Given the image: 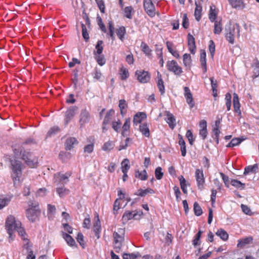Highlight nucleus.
I'll return each instance as SVG.
<instances>
[{"label":"nucleus","instance_id":"nucleus-1","mask_svg":"<svg viewBox=\"0 0 259 259\" xmlns=\"http://www.w3.org/2000/svg\"><path fill=\"white\" fill-rule=\"evenodd\" d=\"M11 168L12 170V177L15 186H19L21 183L20 178L22 176L23 165L21 161L14 159L11 161Z\"/></svg>","mask_w":259,"mask_h":259},{"label":"nucleus","instance_id":"nucleus-2","mask_svg":"<svg viewBox=\"0 0 259 259\" xmlns=\"http://www.w3.org/2000/svg\"><path fill=\"white\" fill-rule=\"evenodd\" d=\"M28 208L26 210V215L30 222L33 223L38 220L40 210L37 202L30 201L28 202Z\"/></svg>","mask_w":259,"mask_h":259},{"label":"nucleus","instance_id":"nucleus-3","mask_svg":"<svg viewBox=\"0 0 259 259\" xmlns=\"http://www.w3.org/2000/svg\"><path fill=\"white\" fill-rule=\"evenodd\" d=\"M22 225L20 221L16 219V218L12 215L8 217L6 223L5 227L7 231H15Z\"/></svg>","mask_w":259,"mask_h":259},{"label":"nucleus","instance_id":"nucleus-4","mask_svg":"<svg viewBox=\"0 0 259 259\" xmlns=\"http://www.w3.org/2000/svg\"><path fill=\"white\" fill-rule=\"evenodd\" d=\"M20 154H22V158L25 163L30 167L33 168L36 166L37 159L28 151H24L21 149Z\"/></svg>","mask_w":259,"mask_h":259},{"label":"nucleus","instance_id":"nucleus-5","mask_svg":"<svg viewBox=\"0 0 259 259\" xmlns=\"http://www.w3.org/2000/svg\"><path fill=\"white\" fill-rule=\"evenodd\" d=\"M71 172H66L65 174L62 172L57 173L54 176V183L57 186L61 184H66L69 182V178L71 176Z\"/></svg>","mask_w":259,"mask_h":259},{"label":"nucleus","instance_id":"nucleus-6","mask_svg":"<svg viewBox=\"0 0 259 259\" xmlns=\"http://www.w3.org/2000/svg\"><path fill=\"white\" fill-rule=\"evenodd\" d=\"M143 215L142 211H126L123 214L122 221L123 224L126 223L129 220L133 219L134 220H140Z\"/></svg>","mask_w":259,"mask_h":259},{"label":"nucleus","instance_id":"nucleus-7","mask_svg":"<svg viewBox=\"0 0 259 259\" xmlns=\"http://www.w3.org/2000/svg\"><path fill=\"white\" fill-rule=\"evenodd\" d=\"M240 28L237 23L233 25L232 27H230L229 31L226 33V37L227 40L231 44H233L234 42L235 35L237 33L239 35Z\"/></svg>","mask_w":259,"mask_h":259},{"label":"nucleus","instance_id":"nucleus-8","mask_svg":"<svg viewBox=\"0 0 259 259\" xmlns=\"http://www.w3.org/2000/svg\"><path fill=\"white\" fill-rule=\"evenodd\" d=\"M143 6L146 13L151 17H153L156 14L159 15V13L156 12L155 7L152 0H144Z\"/></svg>","mask_w":259,"mask_h":259},{"label":"nucleus","instance_id":"nucleus-9","mask_svg":"<svg viewBox=\"0 0 259 259\" xmlns=\"http://www.w3.org/2000/svg\"><path fill=\"white\" fill-rule=\"evenodd\" d=\"M195 177L198 189L200 190H203L205 183V178L203 170L201 169H196L195 172Z\"/></svg>","mask_w":259,"mask_h":259},{"label":"nucleus","instance_id":"nucleus-10","mask_svg":"<svg viewBox=\"0 0 259 259\" xmlns=\"http://www.w3.org/2000/svg\"><path fill=\"white\" fill-rule=\"evenodd\" d=\"M91 119L90 112L85 109H82L79 114V123L80 128H82L85 124L89 122Z\"/></svg>","mask_w":259,"mask_h":259},{"label":"nucleus","instance_id":"nucleus-11","mask_svg":"<svg viewBox=\"0 0 259 259\" xmlns=\"http://www.w3.org/2000/svg\"><path fill=\"white\" fill-rule=\"evenodd\" d=\"M167 69L173 72L175 74L180 75L182 72V69L176 61L174 60L169 61L166 63Z\"/></svg>","mask_w":259,"mask_h":259},{"label":"nucleus","instance_id":"nucleus-12","mask_svg":"<svg viewBox=\"0 0 259 259\" xmlns=\"http://www.w3.org/2000/svg\"><path fill=\"white\" fill-rule=\"evenodd\" d=\"M77 109V107L76 106H72L66 111L64 117V123L66 125L69 123L70 120L75 115Z\"/></svg>","mask_w":259,"mask_h":259},{"label":"nucleus","instance_id":"nucleus-13","mask_svg":"<svg viewBox=\"0 0 259 259\" xmlns=\"http://www.w3.org/2000/svg\"><path fill=\"white\" fill-rule=\"evenodd\" d=\"M137 79L141 83H146L150 79V75L147 71L137 70L136 72Z\"/></svg>","mask_w":259,"mask_h":259},{"label":"nucleus","instance_id":"nucleus-14","mask_svg":"<svg viewBox=\"0 0 259 259\" xmlns=\"http://www.w3.org/2000/svg\"><path fill=\"white\" fill-rule=\"evenodd\" d=\"M184 96L186 99L187 103L189 104L191 108L194 106V102L190 90L188 87H185L184 88Z\"/></svg>","mask_w":259,"mask_h":259},{"label":"nucleus","instance_id":"nucleus-15","mask_svg":"<svg viewBox=\"0 0 259 259\" xmlns=\"http://www.w3.org/2000/svg\"><path fill=\"white\" fill-rule=\"evenodd\" d=\"M199 126L200 128L199 130V135L202 137L203 140H204L207 136L206 121L204 120H201Z\"/></svg>","mask_w":259,"mask_h":259},{"label":"nucleus","instance_id":"nucleus-16","mask_svg":"<svg viewBox=\"0 0 259 259\" xmlns=\"http://www.w3.org/2000/svg\"><path fill=\"white\" fill-rule=\"evenodd\" d=\"M165 120L168 124L169 126L173 129L176 125V121L174 116L168 111H166Z\"/></svg>","mask_w":259,"mask_h":259},{"label":"nucleus","instance_id":"nucleus-17","mask_svg":"<svg viewBox=\"0 0 259 259\" xmlns=\"http://www.w3.org/2000/svg\"><path fill=\"white\" fill-rule=\"evenodd\" d=\"M124 235V230L123 228H119L117 231H115L113 233L114 241L123 242Z\"/></svg>","mask_w":259,"mask_h":259},{"label":"nucleus","instance_id":"nucleus-18","mask_svg":"<svg viewBox=\"0 0 259 259\" xmlns=\"http://www.w3.org/2000/svg\"><path fill=\"white\" fill-rule=\"evenodd\" d=\"M233 106L234 111L239 116H241V112L240 110V104L239 101L238 96L237 94H233Z\"/></svg>","mask_w":259,"mask_h":259},{"label":"nucleus","instance_id":"nucleus-19","mask_svg":"<svg viewBox=\"0 0 259 259\" xmlns=\"http://www.w3.org/2000/svg\"><path fill=\"white\" fill-rule=\"evenodd\" d=\"M146 118V114L144 112L137 113L134 117V124L137 125L140 123L143 120Z\"/></svg>","mask_w":259,"mask_h":259},{"label":"nucleus","instance_id":"nucleus-20","mask_svg":"<svg viewBox=\"0 0 259 259\" xmlns=\"http://www.w3.org/2000/svg\"><path fill=\"white\" fill-rule=\"evenodd\" d=\"M77 144L78 142L75 138L71 137L68 138L65 143L66 149L67 150H71L75 146L77 145Z\"/></svg>","mask_w":259,"mask_h":259},{"label":"nucleus","instance_id":"nucleus-21","mask_svg":"<svg viewBox=\"0 0 259 259\" xmlns=\"http://www.w3.org/2000/svg\"><path fill=\"white\" fill-rule=\"evenodd\" d=\"M93 230L95 233L96 236L98 238H99L100 237L99 233L101 230V223L98 214H97L96 215V219L95 220L93 226Z\"/></svg>","mask_w":259,"mask_h":259},{"label":"nucleus","instance_id":"nucleus-22","mask_svg":"<svg viewBox=\"0 0 259 259\" xmlns=\"http://www.w3.org/2000/svg\"><path fill=\"white\" fill-rule=\"evenodd\" d=\"M11 199L12 196H11L0 195V209L7 206L10 203Z\"/></svg>","mask_w":259,"mask_h":259},{"label":"nucleus","instance_id":"nucleus-23","mask_svg":"<svg viewBox=\"0 0 259 259\" xmlns=\"http://www.w3.org/2000/svg\"><path fill=\"white\" fill-rule=\"evenodd\" d=\"M252 238L250 237L240 239L238 241L237 247L239 248H243L246 245L252 243Z\"/></svg>","mask_w":259,"mask_h":259},{"label":"nucleus","instance_id":"nucleus-24","mask_svg":"<svg viewBox=\"0 0 259 259\" xmlns=\"http://www.w3.org/2000/svg\"><path fill=\"white\" fill-rule=\"evenodd\" d=\"M188 46L190 52L194 54L195 53V39L193 36L189 35L188 37Z\"/></svg>","mask_w":259,"mask_h":259},{"label":"nucleus","instance_id":"nucleus-25","mask_svg":"<svg viewBox=\"0 0 259 259\" xmlns=\"http://www.w3.org/2000/svg\"><path fill=\"white\" fill-rule=\"evenodd\" d=\"M228 1L233 8L240 9L244 8V4L242 0H228Z\"/></svg>","mask_w":259,"mask_h":259},{"label":"nucleus","instance_id":"nucleus-26","mask_svg":"<svg viewBox=\"0 0 259 259\" xmlns=\"http://www.w3.org/2000/svg\"><path fill=\"white\" fill-rule=\"evenodd\" d=\"M62 237L65 240L68 245L72 247L76 245L74 240L69 234L62 232Z\"/></svg>","mask_w":259,"mask_h":259},{"label":"nucleus","instance_id":"nucleus-27","mask_svg":"<svg viewBox=\"0 0 259 259\" xmlns=\"http://www.w3.org/2000/svg\"><path fill=\"white\" fill-rule=\"evenodd\" d=\"M131 120L130 118H126L122 127V135L125 136L127 135V133L129 131L130 128Z\"/></svg>","mask_w":259,"mask_h":259},{"label":"nucleus","instance_id":"nucleus-28","mask_svg":"<svg viewBox=\"0 0 259 259\" xmlns=\"http://www.w3.org/2000/svg\"><path fill=\"white\" fill-rule=\"evenodd\" d=\"M157 78H158V82H157V86L159 89V91L160 92L161 94H163L165 91V88L164 85L163 81L161 78V75L158 72L157 73Z\"/></svg>","mask_w":259,"mask_h":259},{"label":"nucleus","instance_id":"nucleus-29","mask_svg":"<svg viewBox=\"0 0 259 259\" xmlns=\"http://www.w3.org/2000/svg\"><path fill=\"white\" fill-rule=\"evenodd\" d=\"M56 213V207L55 205L51 204L48 205V217L49 219L52 220L54 219Z\"/></svg>","mask_w":259,"mask_h":259},{"label":"nucleus","instance_id":"nucleus-30","mask_svg":"<svg viewBox=\"0 0 259 259\" xmlns=\"http://www.w3.org/2000/svg\"><path fill=\"white\" fill-rule=\"evenodd\" d=\"M258 165L255 164L253 165H249L245 168L244 175H246L250 172L255 173L258 171Z\"/></svg>","mask_w":259,"mask_h":259},{"label":"nucleus","instance_id":"nucleus-31","mask_svg":"<svg viewBox=\"0 0 259 259\" xmlns=\"http://www.w3.org/2000/svg\"><path fill=\"white\" fill-rule=\"evenodd\" d=\"M140 131L146 137H149L150 132L147 123H143L139 126Z\"/></svg>","mask_w":259,"mask_h":259},{"label":"nucleus","instance_id":"nucleus-32","mask_svg":"<svg viewBox=\"0 0 259 259\" xmlns=\"http://www.w3.org/2000/svg\"><path fill=\"white\" fill-rule=\"evenodd\" d=\"M135 177L140 180L144 181L147 179V174L146 170H143L141 171L137 170L135 171Z\"/></svg>","mask_w":259,"mask_h":259},{"label":"nucleus","instance_id":"nucleus-33","mask_svg":"<svg viewBox=\"0 0 259 259\" xmlns=\"http://www.w3.org/2000/svg\"><path fill=\"white\" fill-rule=\"evenodd\" d=\"M56 191L60 197H62L69 193V190L66 189L64 186L58 187Z\"/></svg>","mask_w":259,"mask_h":259},{"label":"nucleus","instance_id":"nucleus-34","mask_svg":"<svg viewBox=\"0 0 259 259\" xmlns=\"http://www.w3.org/2000/svg\"><path fill=\"white\" fill-rule=\"evenodd\" d=\"M153 194L154 193V191L151 188H147L145 190L139 189L138 192L136 193V195L143 197L146 195L147 194Z\"/></svg>","mask_w":259,"mask_h":259},{"label":"nucleus","instance_id":"nucleus-35","mask_svg":"<svg viewBox=\"0 0 259 259\" xmlns=\"http://www.w3.org/2000/svg\"><path fill=\"white\" fill-rule=\"evenodd\" d=\"M216 235L220 237L223 240L226 241L228 239V234L226 231L222 229H220L216 232Z\"/></svg>","mask_w":259,"mask_h":259},{"label":"nucleus","instance_id":"nucleus-36","mask_svg":"<svg viewBox=\"0 0 259 259\" xmlns=\"http://www.w3.org/2000/svg\"><path fill=\"white\" fill-rule=\"evenodd\" d=\"M130 161L127 158L124 159L121 163V168L122 172H127L128 169L130 168V165L129 164Z\"/></svg>","mask_w":259,"mask_h":259},{"label":"nucleus","instance_id":"nucleus-37","mask_svg":"<svg viewBox=\"0 0 259 259\" xmlns=\"http://www.w3.org/2000/svg\"><path fill=\"white\" fill-rule=\"evenodd\" d=\"M16 231H17L19 236H20L22 239L26 241V243H28V240L27 238V235L25 229L22 227V225L18 229H16Z\"/></svg>","mask_w":259,"mask_h":259},{"label":"nucleus","instance_id":"nucleus-38","mask_svg":"<svg viewBox=\"0 0 259 259\" xmlns=\"http://www.w3.org/2000/svg\"><path fill=\"white\" fill-rule=\"evenodd\" d=\"M179 180L180 181L181 188L185 194L187 193V184H186V181L184 178L183 176H181L179 178Z\"/></svg>","mask_w":259,"mask_h":259},{"label":"nucleus","instance_id":"nucleus-39","mask_svg":"<svg viewBox=\"0 0 259 259\" xmlns=\"http://www.w3.org/2000/svg\"><path fill=\"white\" fill-rule=\"evenodd\" d=\"M215 6L213 5L210 6V10L209 13V19L211 22H214L216 17L217 14L215 12Z\"/></svg>","mask_w":259,"mask_h":259},{"label":"nucleus","instance_id":"nucleus-40","mask_svg":"<svg viewBox=\"0 0 259 259\" xmlns=\"http://www.w3.org/2000/svg\"><path fill=\"white\" fill-rule=\"evenodd\" d=\"M192 59L190 54H185L183 55V63L186 67H190Z\"/></svg>","mask_w":259,"mask_h":259},{"label":"nucleus","instance_id":"nucleus-41","mask_svg":"<svg viewBox=\"0 0 259 259\" xmlns=\"http://www.w3.org/2000/svg\"><path fill=\"white\" fill-rule=\"evenodd\" d=\"M141 48L142 51L144 53V54L149 57L151 55V50L149 48V47L144 42H142L141 45Z\"/></svg>","mask_w":259,"mask_h":259},{"label":"nucleus","instance_id":"nucleus-42","mask_svg":"<svg viewBox=\"0 0 259 259\" xmlns=\"http://www.w3.org/2000/svg\"><path fill=\"white\" fill-rule=\"evenodd\" d=\"M214 33L219 34L222 31V25L220 21H214Z\"/></svg>","mask_w":259,"mask_h":259},{"label":"nucleus","instance_id":"nucleus-43","mask_svg":"<svg viewBox=\"0 0 259 259\" xmlns=\"http://www.w3.org/2000/svg\"><path fill=\"white\" fill-rule=\"evenodd\" d=\"M131 141V139L127 138L124 142L121 143L120 145L118 147V150L120 151L121 150L126 149L127 147L130 145Z\"/></svg>","mask_w":259,"mask_h":259},{"label":"nucleus","instance_id":"nucleus-44","mask_svg":"<svg viewBox=\"0 0 259 259\" xmlns=\"http://www.w3.org/2000/svg\"><path fill=\"white\" fill-rule=\"evenodd\" d=\"M114 146V144L112 141H108L104 143L102 147V149L105 151H109L112 150Z\"/></svg>","mask_w":259,"mask_h":259},{"label":"nucleus","instance_id":"nucleus-45","mask_svg":"<svg viewBox=\"0 0 259 259\" xmlns=\"http://www.w3.org/2000/svg\"><path fill=\"white\" fill-rule=\"evenodd\" d=\"M196 8L194 12V15L197 21H199L201 18V7L199 6L195 2Z\"/></svg>","mask_w":259,"mask_h":259},{"label":"nucleus","instance_id":"nucleus-46","mask_svg":"<svg viewBox=\"0 0 259 259\" xmlns=\"http://www.w3.org/2000/svg\"><path fill=\"white\" fill-rule=\"evenodd\" d=\"M231 184L234 187L241 189H244L245 187V184L242 183L237 180H232L231 181Z\"/></svg>","mask_w":259,"mask_h":259},{"label":"nucleus","instance_id":"nucleus-47","mask_svg":"<svg viewBox=\"0 0 259 259\" xmlns=\"http://www.w3.org/2000/svg\"><path fill=\"white\" fill-rule=\"evenodd\" d=\"M133 8L131 6L126 7L124 9V12L125 17L127 18L131 19L132 18V13H134Z\"/></svg>","mask_w":259,"mask_h":259},{"label":"nucleus","instance_id":"nucleus-48","mask_svg":"<svg viewBox=\"0 0 259 259\" xmlns=\"http://www.w3.org/2000/svg\"><path fill=\"white\" fill-rule=\"evenodd\" d=\"M244 139L240 138L233 139L227 146V147H232L239 145Z\"/></svg>","mask_w":259,"mask_h":259},{"label":"nucleus","instance_id":"nucleus-49","mask_svg":"<svg viewBox=\"0 0 259 259\" xmlns=\"http://www.w3.org/2000/svg\"><path fill=\"white\" fill-rule=\"evenodd\" d=\"M60 131V128L58 126H55L51 127L48 131L47 137H51L55 135Z\"/></svg>","mask_w":259,"mask_h":259},{"label":"nucleus","instance_id":"nucleus-50","mask_svg":"<svg viewBox=\"0 0 259 259\" xmlns=\"http://www.w3.org/2000/svg\"><path fill=\"white\" fill-rule=\"evenodd\" d=\"M121 122L119 119L114 121L112 123V127L116 132H119L121 127Z\"/></svg>","mask_w":259,"mask_h":259},{"label":"nucleus","instance_id":"nucleus-51","mask_svg":"<svg viewBox=\"0 0 259 259\" xmlns=\"http://www.w3.org/2000/svg\"><path fill=\"white\" fill-rule=\"evenodd\" d=\"M114 111L112 110H110V111H109L108 112H107V113L105 116L104 119V121H103L104 124H107L108 123V122L111 119V117L113 115V114H114Z\"/></svg>","mask_w":259,"mask_h":259},{"label":"nucleus","instance_id":"nucleus-52","mask_svg":"<svg viewBox=\"0 0 259 259\" xmlns=\"http://www.w3.org/2000/svg\"><path fill=\"white\" fill-rule=\"evenodd\" d=\"M194 211L197 216H200L202 213L201 207L197 202L194 203Z\"/></svg>","mask_w":259,"mask_h":259},{"label":"nucleus","instance_id":"nucleus-53","mask_svg":"<svg viewBox=\"0 0 259 259\" xmlns=\"http://www.w3.org/2000/svg\"><path fill=\"white\" fill-rule=\"evenodd\" d=\"M125 33V29L124 27H120L116 30V33L119 38L122 40Z\"/></svg>","mask_w":259,"mask_h":259},{"label":"nucleus","instance_id":"nucleus-54","mask_svg":"<svg viewBox=\"0 0 259 259\" xmlns=\"http://www.w3.org/2000/svg\"><path fill=\"white\" fill-rule=\"evenodd\" d=\"M121 78L122 80L126 79L129 76L128 71L124 67H122L120 70Z\"/></svg>","mask_w":259,"mask_h":259},{"label":"nucleus","instance_id":"nucleus-55","mask_svg":"<svg viewBox=\"0 0 259 259\" xmlns=\"http://www.w3.org/2000/svg\"><path fill=\"white\" fill-rule=\"evenodd\" d=\"M155 177L157 180H161L163 176V173L162 171L161 167H157L155 170Z\"/></svg>","mask_w":259,"mask_h":259},{"label":"nucleus","instance_id":"nucleus-56","mask_svg":"<svg viewBox=\"0 0 259 259\" xmlns=\"http://www.w3.org/2000/svg\"><path fill=\"white\" fill-rule=\"evenodd\" d=\"M82 27V35L83 38L85 39L86 41H87L89 39V35L87 32L86 26L83 23L81 24Z\"/></svg>","mask_w":259,"mask_h":259},{"label":"nucleus","instance_id":"nucleus-57","mask_svg":"<svg viewBox=\"0 0 259 259\" xmlns=\"http://www.w3.org/2000/svg\"><path fill=\"white\" fill-rule=\"evenodd\" d=\"M103 41L98 40L96 46V49L97 50L96 53L98 55H100L103 51V48L102 47Z\"/></svg>","mask_w":259,"mask_h":259},{"label":"nucleus","instance_id":"nucleus-58","mask_svg":"<svg viewBox=\"0 0 259 259\" xmlns=\"http://www.w3.org/2000/svg\"><path fill=\"white\" fill-rule=\"evenodd\" d=\"M139 255V253H137V254H135L134 253H132L131 254L124 253L123 254L122 257L123 259H136Z\"/></svg>","mask_w":259,"mask_h":259},{"label":"nucleus","instance_id":"nucleus-59","mask_svg":"<svg viewBox=\"0 0 259 259\" xmlns=\"http://www.w3.org/2000/svg\"><path fill=\"white\" fill-rule=\"evenodd\" d=\"M209 50L211 56V58L213 57L215 53V45L213 41L211 40L209 41Z\"/></svg>","mask_w":259,"mask_h":259},{"label":"nucleus","instance_id":"nucleus-60","mask_svg":"<svg viewBox=\"0 0 259 259\" xmlns=\"http://www.w3.org/2000/svg\"><path fill=\"white\" fill-rule=\"evenodd\" d=\"M186 136L187 138L190 145H192L194 142L193 136L190 130H188L186 132Z\"/></svg>","mask_w":259,"mask_h":259},{"label":"nucleus","instance_id":"nucleus-61","mask_svg":"<svg viewBox=\"0 0 259 259\" xmlns=\"http://www.w3.org/2000/svg\"><path fill=\"white\" fill-rule=\"evenodd\" d=\"M122 242L114 241V249L116 252H119L120 251L122 246Z\"/></svg>","mask_w":259,"mask_h":259},{"label":"nucleus","instance_id":"nucleus-62","mask_svg":"<svg viewBox=\"0 0 259 259\" xmlns=\"http://www.w3.org/2000/svg\"><path fill=\"white\" fill-rule=\"evenodd\" d=\"M220 131L218 127H214L213 129V138L216 140L217 143H219V136L220 135Z\"/></svg>","mask_w":259,"mask_h":259},{"label":"nucleus","instance_id":"nucleus-63","mask_svg":"<svg viewBox=\"0 0 259 259\" xmlns=\"http://www.w3.org/2000/svg\"><path fill=\"white\" fill-rule=\"evenodd\" d=\"M76 239L80 245L84 247V242L83 240V236L81 233H78Z\"/></svg>","mask_w":259,"mask_h":259},{"label":"nucleus","instance_id":"nucleus-64","mask_svg":"<svg viewBox=\"0 0 259 259\" xmlns=\"http://www.w3.org/2000/svg\"><path fill=\"white\" fill-rule=\"evenodd\" d=\"M127 107V104L126 103V102L124 100H120L119 101V107L120 109V112L121 114H123V110L125 109Z\"/></svg>","mask_w":259,"mask_h":259}]
</instances>
